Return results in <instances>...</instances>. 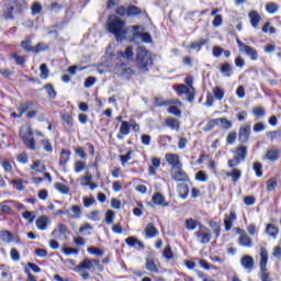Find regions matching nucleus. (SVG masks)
Listing matches in <instances>:
<instances>
[{
    "instance_id": "29",
    "label": "nucleus",
    "mask_w": 281,
    "mask_h": 281,
    "mask_svg": "<svg viewBox=\"0 0 281 281\" xmlns=\"http://www.w3.org/2000/svg\"><path fill=\"white\" fill-rule=\"evenodd\" d=\"M248 16L252 27H258V24L260 23V14H258L257 11H250Z\"/></svg>"
},
{
    "instance_id": "3",
    "label": "nucleus",
    "mask_w": 281,
    "mask_h": 281,
    "mask_svg": "<svg viewBox=\"0 0 281 281\" xmlns=\"http://www.w3.org/2000/svg\"><path fill=\"white\" fill-rule=\"evenodd\" d=\"M136 65L140 74H146L153 65V55L144 47H139L136 53Z\"/></svg>"
},
{
    "instance_id": "24",
    "label": "nucleus",
    "mask_w": 281,
    "mask_h": 281,
    "mask_svg": "<svg viewBox=\"0 0 281 281\" xmlns=\"http://www.w3.org/2000/svg\"><path fill=\"white\" fill-rule=\"evenodd\" d=\"M50 222L47 216H41L36 220L35 225H36L37 229H40L41 232H45V229H47V225Z\"/></svg>"
},
{
    "instance_id": "17",
    "label": "nucleus",
    "mask_w": 281,
    "mask_h": 281,
    "mask_svg": "<svg viewBox=\"0 0 281 281\" xmlns=\"http://www.w3.org/2000/svg\"><path fill=\"white\" fill-rule=\"evenodd\" d=\"M234 221H236V213L231 211L229 215H225L224 227L226 232L232 229V225H234Z\"/></svg>"
},
{
    "instance_id": "16",
    "label": "nucleus",
    "mask_w": 281,
    "mask_h": 281,
    "mask_svg": "<svg viewBox=\"0 0 281 281\" xmlns=\"http://www.w3.org/2000/svg\"><path fill=\"white\" fill-rule=\"evenodd\" d=\"M145 238H155L159 235V231L155 227L154 223H148L144 229Z\"/></svg>"
},
{
    "instance_id": "38",
    "label": "nucleus",
    "mask_w": 281,
    "mask_h": 281,
    "mask_svg": "<svg viewBox=\"0 0 281 281\" xmlns=\"http://www.w3.org/2000/svg\"><path fill=\"white\" fill-rule=\"evenodd\" d=\"M8 203H13V201L8 200V201L0 203V212H2V214H10V212H12V207H10V205H8Z\"/></svg>"
},
{
    "instance_id": "58",
    "label": "nucleus",
    "mask_w": 281,
    "mask_h": 281,
    "mask_svg": "<svg viewBox=\"0 0 281 281\" xmlns=\"http://www.w3.org/2000/svg\"><path fill=\"white\" fill-rule=\"evenodd\" d=\"M252 170L256 172V177H262V164L254 162Z\"/></svg>"
},
{
    "instance_id": "28",
    "label": "nucleus",
    "mask_w": 281,
    "mask_h": 281,
    "mask_svg": "<svg viewBox=\"0 0 281 281\" xmlns=\"http://www.w3.org/2000/svg\"><path fill=\"white\" fill-rule=\"evenodd\" d=\"M178 192L181 199H188V194H190V187L186 183L178 184Z\"/></svg>"
},
{
    "instance_id": "33",
    "label": "nucleus",
    "mask_w": 281,
    "mask_h": 281,
    "mask_svg": "<svg viewBox=\"0 0 281 281\" xmlns=\"http://www.w3.org/2000/svg\"><path fill=\"white\" fill-rule=\"evenodd\" d=\"M146 269L151 273H159V268H157V265L153 259H146Z\"/></svg>"
},
{
    "instance_id": "52",
    "label": "nucleus",
    "mask_w": 281,
    "mask_h": 281,
    "mask_svg": "<svg viewBox=\"0 0 281 281\" xmlns=\"http://www.w3.org/2000/svg\"><path fill=\"white\" fill-rule=\"evenodd\" d=\"M115 218V212L108 210L105 213L106 225H113V220Z\"/></svg>"
},
{
    "instance_id": "59",
    "label": "nucleus",
    "mask_w": 281,
    "mask_h": 281,
    "mask_svg": "<svg viewBox=\"0 0 281 281\" xmlns=\"http://www.w3.org/2000/svg\"><path fill=\"white\" fill-rule=\"evenodd\" d=\"M240 161L241 160L238 157L234 156L233 159H229L227 162L228 168H237V166H240Z\"/></svg>"
},
{
    "instance_id": "64",
    "label": "nucleus",
    "mask_w": 281,
    "mask_h": 281,
    "mask_svg": "<svg viewBox=\"0 0 281 281\" xmlns=\"http://www.w3.org/2000/svg\"><path fill=\"white\" fill-rule=\"evenodd\" d=\"M268 137H270V139H278L279 137H281V130L269 132Z\"/></svg>"
},
{
    "instance_id": "45",
    "label": "nucleus",
    "mask_w": 281,
    "mask_h": 281,
    "mask_svg": "<svg viewBox=\"0 0 281 281\" xmlns=\"http://www.w3.org/2000/svg\"><path fill=\"white\" fill-rule=\"evenodd\" d=\"M81 181V186L87 187L91 183V181H93V176L91 175V172H86V175L80 179Z\"/></svg>"
},
{
    "instance_id": "20",
    "label": "nucleus",
    "mask_w": 281,
    "mask_h": 281,
    "mask_svg": "<svg viewBox=\"0 0 281 281\" xmlns=\"http://www.w3.org/2000/svg\"><path fill=\"white\" fill-rule=\"evenodd\" d=\"M241 47H244V49L240 52H244V54L249 56L251 60H258V50H256V48L248 45H241Z\"/></svg>"
},
{
    "instance_id": "62",
    "label": "nucleus",
    "mask_w": 281,
    "mask_h": 281,
    "mask_svg": "<svg viewBox=\"0 0 281 281\" xmlns=\"http://www.w3.org/2000/svg\"><path fill=\"white\" fill-rule=\"evenodd\" d=\"M82 200L86 207H91L95 203V198L83 196Z\"/></svg>"
},
{
    "instance_id": "7",
    "label": "nucleus",
    "mask_w": 281,
    "mask_h": 281,
    "mask_svg": "<svg viewBox=\"0 0 281 281\" xmlns=\"http://www.w3.org/2000/svg\"><path fill=\"white\" fill-rule=\"evenodd\" d=\"M95 267H100V260L85 258L76 268L75 271H91V269H95Z\"/></svg>"
},
{
    "instance_id": "61",
    "label": "nucleus",
    "mask_w": 281,
    "mask_h": 281,
    "mask_svg": "<svg viewBox=\"0 0 281 281\" xmlns=\"http://www.w3.org/2000/svg\"><path fill=\"white\" fill-rule=\"evenodd\" d=\"M236 137H238V134L236 132L228 133L226 137V144H234V142H236Z\"/></svg>"
},
{
    "instance_id": "53",
    "label": "nucleus",
    "mask_w": 281,
    "mask_h": 281,
    "mask_svg": "<svg viewBox=\"0 0 281 281\" xmlns=\"http://www.w3.org/2000/svg\"><path fill=\"white\" fill-rule=\"evenodd\" d=\"M266 10L269 12V14H276V12L279 10V7L276 4V2H270L266 4Z\"/></svg>"
},
{
    "instance_id": "55",
    "label": "nucleus",
    "mask_w": 281,
    "mask_h": 281,
    "mask_svg": "<svg viewBox=\"0 0 281 281\" xmlns=\"http://www.w3.org/2000/svg\"><path fill=\"white\" fill-rule=\"evenodd\" d=\"M12 186H15V189L19 190V192L25 190V186H23V179H14L11 181Z\"/></svg>"
},
{
    "instance_id": "32",
    "label": "nucleus",
    "mask_w": 281,
    "mask_h": 281,
    "mask_svg": "<svg viewBox=\"0 0 281 281\" xmlns=\"http://www.w3.org/2000/svg\"><path fill=\"white\" fill-rule=\"evenodd\" d=\"M70 210L74 214L70 215L69 213L68 218H80L82 216V209L79 205H72Z\"/></svg>"
},
{
    "instance_id": "6",
    "label": "nucleus",
    "mask_w": 281,
    "mask_h": 281,
    "mask_svg": "<svg viewBox=\"0 0 281 281\" xmlns=\"http://www.w3.org/2000/svg\"><path fill=\"white\" fill-rule=\"evenodd\" d=\"M195 238H198V243L201 245H207L210 240H212V232L210 228L201 226L198 232L194 233Z\"/></svg>"
},
{
    "instance_id": "57",
    "label": "nucleus",
    "mask_w": 281,
    "mask_h": 281,
    "mask_svg": "<svg viewBox=\"0 0 281 281\" xmlns=\"http://www.w3.org/2000/svg\"><path fill=\"white\" fill-rule=\"evenodd\" d=\"M41 144L46 153H52L54 147H52V143L48 139H42Z\"/></svg>"
},
{
    "instance_id": "44",
    "label": "nucleus",
    "mask_w": 281,
    "mask_h": 281,
    "mask_svg": "<svg viewBox=\"0 0 281 281\" xmlns=\"http://www.w3.org/2000/svg\"><path fill=\"white\" fill-rule=\"evenodd\" d=\"M218 124H220V119H213V120L207 122V124L205 125L203 131L205 133H207V131H212V128H214L215 126H218Z\"/></svg>"
},
{
    "instance_id": "40",
    "label": "nucleus",
    "mask_w": 281,
    "mask_h": 281,
    "mask_svg": "<svg viewBox=\"0 0 281 281\" xmlns=\"http://www.w3.org/2000/svg\"><path fill=\"white\" fill-rule=\"evenodd\" d=\"M44 89H45L48 98H50L52 100H54L56 98V90L54 89V86H52V83L45 85Z\"/></svg>"
},
{
    "instance_id": "23",
    "label": "nucleus",
    "mask_w": 281,
    "mask_h": 281,
    "mask_svg": "<svg viewBox=\"0 0 281 281\" xmlns=\"http://www.w3.org/2000/svg\"><path fill=\"white\" fill-rule=\"evenodd\" d=\"M153 203L155 205H162V207H168V202H166V198L164 196V194L157 192L153 195Z\"/></svg>"
},
{
    "instance_id": "56",
    "label": "nucleus",
    "mask_w": 281,
    "mask_h": 281,
    "mask_svg": "<svg viewBox=\"0 0 281 281\" xmlns=\"http://www.w3.org/2000/svg\"><path fill=\"white\" fill-rule=\"evenodd\" d=\"M31 10H32V14H41V12L43 11V7L41 5V3L35 1L33 2Z\"/></svg>"
},
{
    "instance_id": "37",
    "label": "nucleus",
    "mask_w": 281,
    "mask_h": 281,
    "mask_svg": "<svg viewBox=\"0 0 281 281\" xmlns=\"http://www.w3.org/2000/svg\"><path fill=\"white\" fill-rule=\"evenodd\" d=\"M61 120L71 128L74 126V117L67 112H63L60 115Z\"/></svg>"
},
{
    "instance_id": "15",
    "label": "nucleus",
    "mask_w": 281,
    "mask_h": 281,
    "mask_svg": "<svg viewBox=\"0 0 281 281\" xmlns=\"http://www.w3.org/2000/svg\"><path fill=\"white\" fill-rule=\"evenodd\" d=\"M240 265L248 271V273H251V270L254 269V257L245 255L240 260Z\"/></svg>"
},
{
    "instance_id": "39",
    "label": "nucleus",
    "mask_w": 281,
    "mask_h": 281,
    "mask_svg": "<svg viewBox=\"0 0 281 281\" xmlns=\"http://www.w3.org/2000/svg\"><path fill=\"white\" fill-rule=\"evenodd\" d=\"M278 227H276L272 224H269L266 228V233L268 234V236H271L272 238H278Z\"/></svg>"
},
{
    "instance_id": "49",
    "label": "nucleus",
    "mask_w": 281,
    "mask_h": 281,
    "mask_svg": "<svg viewBox=\"0 0 281 281\" xmlns=\"http://www.w3.org/2000/svg\"><path fill=\"white\" fill-rule=\"evenodd\" d=\"M48 46L45 43H38L36 46L33 47L34 54H41V52H47Z\"/></svg>"
},
{
    "instance_id": "34",
    "label": "nucleus",
    "mask_w": 281,
    "mask_h": 281,
    "mask_svg": "<svg viewBox=\"0 0 281 281\" xmlns=\"http://www.w3.org/2000/svg\"><path fill=\"white\" fill-rule=\"evenodd\" d=\"M127 16H137L142 14V9L137 8L136 5H130L126 9Z\"/></svg>"
},
{
    "instance_id": "36",
    "label": "nucleus",
    "mask_w": 281,
    "mask_h": 281,
    "mask_svg": "<svg viewBox=\"0 0 281 281\" xmlns=\"http://www.w3.org/2000/svg\"><path fill=\"white\" fill-rule=\"evenodd\" d=\"M206 43H207V40L205 38L196 40L195 42H192L190 44V49H201V47H203V45H205Z\"/></svg>"
},
{
    "instance_id": "11",
    "label": "nucleus",
    "mask_w": 281,
    "mask_h": 281,
    "mask_svg": "<svg viewBox=\"0 0 281 281\" xmlns=\"http://www.w3.org/2000/svg\"><path fill=\"white\" fill-rule=\"evenodd\" d=\"M238 234H240L238 238V244L241 247H254V241L251 240V237H249V235H247L245 231L239 228Z\"/></svg>"
},
{
    "instance_id": "43",
    "label": "nucleus",
    "mask_w": 281,
    "mask_h": 281,
    "mask_svg": "<svg viewBox=\"0 0 281 281\" xmlns=\"http://www.w3.org/2000/svg\"><path fill=\"white\" fill-rule=\"evenodd\" d=\"M87 251L89 254H92V256H99L100 258H101V256H104V250H102L95 246L88 247Z\"/></svg>"
},
{
    "instance_id": "5",
    "label": "nucleus",
    "mask_w": 281,
    "mask_h": 281,
    "mask_svg": "<svg viewBox=\"0 0 281 281\" xmlns=\"http://www.w3.org/2000/svg\"><path fill=\"white\" fill-rule=\"evenodd\" d=\"M34 133L32 132L31 126L22 127L20 131V137L23 139L29 150H36V140H34V137H32Z\"/></svg>"
},
{
    "instance_id": "47",
    "label": "nucleus",
    "mask_w": 281,
    "mask_h": 281,
    "mask_svg": "<svg viewBox=\"0 0 281 281\" xmlns=\"http://www.w3.org/2000/svg\"><path fill=\"white\" fill-rule=\"evenodd\" d=\"M40 71L41 78H43V80H47V78H49V68H47V64H42L40 67Z\"/></svg>"
},
{
    "instance_id": "21",
    "label": "nucleus",
    "mask_w": 281,
    "mask_h": 281,
    "mask_svg": "<svg viewBox=\"0 0 281 281\" xmlns=\"http://www.w3.org/2000/svg\"><path fill=\"white\" fill-rule=\"evenodd\" d=\"M119 56L124 60H134L135 53L133 52V46H127L124 52H119Z\"/></svg>"
},
{
    "instance_id": "30",
    "label": "nucleus",
    "mask_w": 281,
    "mask_h": 281,
    "mask_svg": "<svg viewBox=\"0 0 281 281\" xmlns=\"http://www.w3.org/2000/svg\"><path fill=\"white\" fill-rule=\"evenodd\" d=\"M241 175H243V171H240V169L234 168L232 169L231 172L226 173V177H232V181L236 183L238 179H240Z\"/></svg>"
},
{
    "instance_id": "2",
    "label": "nucleus",
    "mask_w": 281,
    "mask_h": 281,
    "mask_svg": "<svg viewBox=\"0 0 281 281\" xmlns=\"http://www.w3.org/2000/svg\"><path fill=\"white\" fill-rule=\"evenodd\" d=\"M23 12V4L18 0L2 1V18L4 21H14V15Z\"/></svg>"
},
{
    "instance_id": "63",
    "label": "nucleus",
    "mask_w": 281,
    "mask_h": 281,
    "mask_svg": "<svg viewBox=\"0 0 281 281\" xmlns=\"http://www.w3.org/2000/svg\"><path fill=\"white\" fill-rule=\"evenodd\" d=\"M85 168H87V165L82 161H76L75 162V172H82V170H85Z\"/></svg>"
},
{
    "instance_id": "4",
    "label": "nucleus",
    "mask_w": 281,
    "mask_h": 281,
    "mask_svg": "<svg viewBox=\"0 0 281 281\" xmlns=\"http://www.w3.org/2000/svg\"><path fill=\"white\" fill-rule=\"evenodd\" d=\"M267 262H269V252L267 249H260V279L261 281H272L269 270H267Z\"/></svg>"
},
{
    "instance_id": "12",
    "label": "nucleus",
    "mask_w": 281,
    "mask_h": 281,
    "mask_svg": "<svg viewBox=\"0 0 281 281\" xmlns=\"http://www.w3.org/2000/svg\"><path fill=\"white\" fill-rule=\"evenodd\" d=\"M167 164L171 166L172 170L177 168H182L181 160H179V155L177 154H166L165 156Z\"/></svg>"
},
{
    "instance_id": "27",
    "label": "nucleus",
    "mask_w": 281,
    "mask_h": 281,
    "mask_svg": "<svg viewBox=\"0 0 281 281\" xmlns=\"http://www.w3.org/2000/svg\"><path fill=\"white\" fill-rule=\"evenodd\" d=\"M69 157H71V150L63 149L60 159H59V166H67V164L69 161Z\"/></svg>"
},
{
    "instance_id": "50",
    "label": "nucleus",
    "mask_w": 281,
    "mask_h": 281,
    "mask_svg": "<svg viewBox=\"0 0 281 281\" xmlns=\"http://www.w3.org/2000/svg\"><path fill=\"white\" fill-rule=\"evenodd\" d=\"M220 124H222V128H224V131H229V128L233 126L232 121L225 117H220Z\"/></svg>"
},
{
    "instance_id": "10",
    "label": "nucleus",
    "mask_w": 281,
    "mask_h": 281,
    "mask_svg": "<svg viewBox=\"0 0 281 281\" xmlns=\"http://www.w3.org/2000/svg\"><path fill=\"white\" fill-rule=\"evenodd\" d=\"M114 71L116 76H119L120 78H125V80H128V78L133 76V69L124 64L116 65Z\"/></svg>"
},
{
    "instance_id": "48",
    "label": "nucleus",
    "mask_w": 281,
    "mask_h": 281,
    "mask_svg": "<svg viewBox=\"0 0 281 281\" xmlns=\"http://www.w3.org/2000/svg\"><path fill=\"white\" fill-rule=\"evenodd\" d=\"M0 238L3 243H12V233L8 231L0 232Z\"/></svg>"
},
{
    "instance_id": "18",
    "label": "nucleus",
    "mask_w": 281,
    "mask_h": 281,
    "mask_svg": "<svg viewBox=\"0 0 281 281\" xmlns=\"http://www.w3.org/2000/svg\"><path fill=\"white\" fill-rule=\"evenodd\" d=\"M220 71L221 74H223V76H225V78H232V75L234 74V68L229 63L225 61L220 66Z\"/></svg>"
},
{
    "instance_id": "14",
    "label": "nucleus",
    "mask_w": 281,
    "mask_h": 281,
    "mask_svg": "<svg viewBox=\"0 0 281 281\" xmlns=\"http://www.w3.org/2000/svg\"><path fill=\"white\" fill-rule=\"evenodd\" d=\"M131 134V123L126 121H122L120 126V133L116 135L117 139H124L126 135Z\"/></svg>"
},
{
    "instance_id": "9",
    "label": "nucleus",
    "mask_w": 281,
    "mask_h": 281,
    "mask_svg": "<svg viewBox=\"0 0 281 281\" xmlns=\"http://www.w3.org/2000/svg\"><path fill=\"white\" fill-rule=\"evenodd\" d=\"M250 135H251V125L249 123H244L239 127V132H238L239 142H241V144H247Z\"/></svg>"
},
{
    "instance_id": "19",
    "label": "nucleus",
    "mask_w": 281,
    "mask_h": 281,
    "mask_svg": "<svg viewBox=\"0 0 281 281\" xmlns=\"http://www.w3.org/2000/svg\"><path fill=\"white\" fill-rule=\"evenodd\" d=\"M266 159L269 161H278V159H280V150L276 147L268 149L266 153Z\"/></svg>"
},
{
    "instance_id": "31",
    "label": "nucleus",
    "mask_w": 281,
    "mask_h": 281,
    "mask_svg": "<svg viewBox=\"0 0 281 281\" xmlns=\"http://www.w3.org/2000/svg\"><path fill=\"white\" fill-rule=\"evenodd\" d=\"M91 231H93V225L89 223H85L79 227V234H82L83 236H91Z\"/></svg>"
},
{
    "instance_id": "22",
    "label": "nucleus",
    "mask_w": 281,
    "mask_h": 281,
    "mask_svg": "<svg viewBox=\"0 0 281 281\" xmlns=\"http://www.w3.org/2000/svg\"><path fill=\"white\" fill-rule=\"evenodd\" d=\"M165 124L172 131H179V128H181V122L172 116L167 117Z\"/></svg>"
},
{
    "instance_id": "41",
    "label": "nucleus",
    "mask_w": 281,
    "mask_h": 281,
    "mask_svg": "<svg viewBox=\"0 0 281 281\" xmlns=\"http://www.w3.org/2000/svg\"><path fill=\"white\" fill-rule=\"evenodd\" d=\"M21 47L24 48L25 52H33L34 46H32V38L27 37L25 41H22Z\"/></svg>"
},
{
    "instance_id": "8",
    "label": "nucleus",
    "mask_w": 281,
    "mask_h": 281,
    "mask_svg": "<svg viewBox=\"0 0 281 281\" xmlns=\"http://www.w3.org/2000/svg\"><path fill=\"white\" fill-rule=\"evenodd\" d=\"M171 179H173V181H177L179 183H188V181H190L188 173L183 171L181 167L171 169Z\"/></svg>"
},
{
    "instance_id": "13",
    "label": "nucleus",
    "mask_w": 281,
    "mask_h": 281,
    "mask_svg": "<svg viewBox=\"0 0 281 281\" xmlns=\"http://www.w3.org/2000/svg\"><path fill=\"white\" fill-rule=\"evenodd\" d=\"M33 104H34L33 101L20 103L18 106L19 114H16V112H13L12 116L13 117H22L24 115V113H27V111H31Z\"/></svg>"
},
{
    "instance_id": "26",
    "label": "nucleus",
    "mask_w": 281,
    "mask_h": 281,
    "mask_svg": "<svg viewBox=\"0 0 281 281\" xmlns=\"http://www.w3.org/2000/svg\"><path fill=\"white\" fill-rule=\"evenodd\" d=\"M126 245H128V247H139V249H144V243H142L139 239H137L136 237H127L125 239Z\"/></svg>"
},
{
    "instance_id": "46",
    "label": "nucleus",
    "mask_w": 281,
    "mask_h": 281,
    "mask_svg": "<svg viewBox=\"0 0 281 281\" xmlns=\"http://www.w3.org/2000/svg\"><path fill=\"white\" fill-rule=\"evenodd\" d=\"M198 225H201V224H199V222L194 221L193 218H189L186 221V227L190 232H194V229H196Z\"/></svg>"
},
{
    "instance_id": "60",
    "label": "nucleus",
    "mask_w": 281,
    "mask_h": 281,
    "mask_svg": "<svg viewBox=\"0 0 281 281\" xmlns=\"http://www.w3.org/2000/svg\"><path fill=\"white\" fill-rule=\"evenodd\" d=\"M80 250H78V248H69V247H65L63 248V254H65V256H71V255H76L78 256Z\"/></svg>"
},
{
    "instance_id": "51",
    "label": "nucleus",
    "mask_w": 281,
    "mask_h": 281,
    "mask_svg": "<svg viewBox=\"0 0 281 281\" xmlns=\"http://www.w3.org/2000/svg\"><path fill=\"white\" fill-rule=\"evenodd\" d=\"M252 114L256 115V117H265L267 112L265 111V108L256 106L252 109Z\"/></svg>"
},
{
    "instance_id": "54",
    "label": "nucleus",
    "mask_w": 281,
    "mask_h": 281,
    "mask_svg": "<svg viewBox=\"0 0 281 281\" xmlns=\"http://www.w3.org/2000/svg\"><path fill=\"white\" fill-rule=\"evenodd\" d=\"M55 189H57L61 194H67L69 192V187L60 182L55 183Z\"/></svg>"
},
{
    "instance_id": "1",
    "label": "nucleus",
    "mask_w": 281,
    "mask_h": 281,
    "mask_svg": "<svg viewBox=\"0 0 281 281\" xmlns=\"http://www.w3.org/2000/svg\"><path fill=\"white\" fill-rule=\"evenodd\" d=\"M105 27L110 34L114 35L115 41H124L127 32H132L134 38L139 36V26L126 27V21L122 20L117 15H110Z\"/></svg>"
},
{
    "instance_id": "35",
    "label": "nucleus",
    "mask_w": 281,
    "mask_h": 281,
    "mask_svg": "<svg viewBox=\"0 0 281 281\" xmlns=\"http://www.w3.org/2000/svg\"><path fill=\"white\" fill-rule=\"evenodd\" d=\"M213 95L218 101L223 100L225 98V90H223L221 87H214L213 88Z\"/></svg>"
},
{
    "instance_id": "42",
    "label": "nucleus",
    "mask_w": 281,
    "mask_h": 281,
    "mask_svg": "<svg viewBox=\"0 0 281 281\" xmlns=\"http://www.w3.org/2000/svg\"><path fill=\"white\" fill-rule=\"evenodd\" d=\"M276 188H278V179L271 178V179L267 180V191L268 192H273V190H276Z\"/></svg>"
},
{
    "instance_id": "25",
    "label": "nucleus",
    "mask_w": 281,
    "mask_h": 281,
    "mask_svg": "<svg viewBox=\"0 0 281 281\" xmlns=\"http://www.w3.org/2000/svg\"><path fill=\"white\" fill-rule=\"evenodd\" d=\"M235 157H238L240 161H245L247 159V146L240 145L235 149Z\"/></svg>"
}]
</instances>
